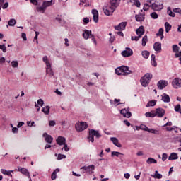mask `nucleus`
I'll use <instances>...</instances> for the list:
<instances>
[{
	"label": "nucleus",
	"mask_w": 181,
	"mask_h": 181,
	"mask_svg": "<svg viewBox=\"0 0 181 181\" xmlns=\"http://www.w3.org/2000/svg\"><path fill=\"white\" fill-rule=\"evenodd\" d=\"M115 73L117 76H128L129 74H131L132 71L129 70L128 66H122L117 68L115 69Z\"/></svg>",
	"instance_id": "1"
},
{
	"label": "nucleus",
	"mask_w": 181,
	"mask_h": 181,
	"mask_svg": "<svg viewBox=\"0 0 181 181\" xmlns=\"http://www.w3.org/2000/svg\"><path fill=\"white\" fill-rule=\"evenodd\" d=\"M152 74L147 73L141 79L140 82L143 87H148L149 86V83L152 80Z\"/></svg>",
	"instance_id": "2"
},
{
	"label": "nucleus",
	"mask_w": 181,
	"mask_h": 181,
	"mask_svg": "<svg viewBox=\"0 0 181 181\" xmlns=\"http://www.w3.org/2000/svg\"><path fill=\"white\" fill-rule=\"evenodd\" d=\"M94 136H95L97 139H99V138H101V134H100V132L97 130L90 129L88 136L89 142H94Z\"/></svg>",
	"instance_id": "3"
},
{
	"label": "nucleus",
	"mask_w": 181,
	"mask_h": 181,
	"mask_svg": "<svg viewBox=\"0 0 181 181\" xmlns=\"http://www.w3.org/2000/svg\"><path fill=\"white\" fill-rule=\"evenodd\" d=\"M88 127V125L84 122H78L75 124V128L77 132H83V131H84V129H87Z\"/></svg>",
	"instance_id": "4"
},
{
	"label": "nucleus",
	"mask_w": 181,
	"mask_h": 181,
	"mask_svg": "<svg viewBox=\"0 0 181 181\" xmlns=\"http://www.w3.org/2000/svg\"><path fill=\"white\" fill-rule=\"evenodd\" d=\"M115 9L117 8L112 6H110V7H103V12L107 16H111V15L115 12Z\"/></svg>",
	"instance_id": "5"
},
{
	"label": "nucleus",
	"mask_w": 181,
	"mask_h": 181,
	"mask_svg": "<svg viewBox=\"0 0 181 181\" xmlns=\"http://www.w3.org/2000/svg\"><path fill=\"white\" fill-rule=\"evenodd\" d=\"M14 171L15 172H16V171L21 172V173H22L25 176H27L28 177L30 178L29 171L28 170V169H26L25 168H22L21 166H18V167H17V169L14 170Z\"/></svg>",
	"instance_id": "6"
},
{
	"label": "nucleus",
	"mask_w": 181,
	"mask_h": 181,
	"mask_svg": "<svg viewBox=\"0 0 181 181\" xmlns=\"http://www.w3.org/2000/svg\"><path fill=\"white\" fill-rule=\"evenodd\" d=\"M135 18L136 22H144L145 21V12L143 10H141V12L139 14L135 15Z\"/></svg>",
	"instance_id": "7"
},
{
	"label": "nucleus",
	"mask_w": 181,
	"mask_h": 181,
	"mask_svg": "<svg viewBox=\"0 0 181 181\" xmlns=\"http://www.w3.org/2000/svg\"><path fill=\"white\" fill-rule=\"evenodd\" d=\"M132 54H134V52L132 49H131V48L128 47H127L126 49L122 52V56H123V57H130V56H132Z\"/></svg>",
	"instance_id": "8"
},
{
	"label": "nucleus",
	"mask_w": 181,
	"mask_h": 181,
	"mask_svg": "<svg viewBox=\"0 0 181 181\" xmlns=\"http://www.w3.org/2000/svg\"><path fill=\"white\" fill-rule=\"evenodd\" d=\"M172 86L174 88H180L181 87V79L179 78H175L172 81Z\"/></svg>",
	"instance_id": "9"
},
{
	"label": "nucleus",
	"mask_w": 181,
	"mask_h": 181,
	"mask_svg": "<svg viewBox=\"0 0 181 181\" xmlns=\"http://www.w3.org/2000/svg\"><path fill=\"white\" fill-rule=\"evenodd\" d=\"M157 87H158L159 90H163L165 87H168V81L166 80H160L157 83Z\"/></svg>",
	"instance_id": "10"
},
{
	"label": "nucleus",
	"mask_w": 181,
	"mask_h": 181,
	"mask_svg": "<svg viewBox=\"0 0 181 181\" xmlns=\"http://www.w3.org/2000/svg\"><path fill=\"white\" fill-rule=\"evenodd\" d=\"M120 114H122V115H123V117H125L126 118H131V117L132 115L131 112H129V107L127 109H122L120 111Z\"/></svg>",
	"instance_id": "11"
},
{
	"label": "nucleus",
	"mask_w": 181,
	"mask_h": 181,
	"mask_svg": "<svg viewBox=\"0 0 181 181\" xmlns=\"http://www.w3.org/2000/svg\"><path fill=\"white\" fill-rule=\"evenodd\" d=\"M156 115L158 118H162V117H163V115H165L164 109L162 107H158V108L156 109Z\"/></svg>",
	"instance_id": "12"
},
{
	"label": "nucleus",
	"mask_w": 181,
	"mask_h": 181,
	"mask_svg": "<svg viewBox=\"0 0 181 181\" xmlns=\"http://www.w3.org/2000/svg\"><path fill=\"white\" fill-rule=\"evenodd\" d=\"M153 49L155 52H157V53H160V52H162V43L159 42H155L153 45Z\"/></svg>",
	"instance_id": "13"
},
{
	"label": "nucleus",
	"mask_w": 181,
	"mask_h": 181,
	"mask_svg": "<svg viewBox=\"0 0 181 181\" xmlns=\"http://www.w3.org/2000/svg\"><path fill=\"white\" fill-rule=\"evenodd\" d=\"M127 28V22H122L118 25L115 26V30H125Z\"/></svg>",
	"instance_id": "14"
},
{
	"label": "nucleus",
	"mask_w": 181,
	"mask_h": 181,
	"mask_svg": "<svg viewBox=\"0 0 181 181\" xmlns=\"http://www.w3.org/2000/svg\"><path fill=\"white\" fill-rule=\"evenodd\" d=\"M151 6L153 11H160L161 9H163V4H158L156 3H153L151 4Z\"/></svg>",
	"instance_id": "15"
},
{
	"label": "nucleus",
	"mask_w": 181,
	"mask_h": 181,
	"mask_svg": "<svg viewBox=\"0 0 181 181\" xmlns=\"http://www.w3.org/2000/svg\"><path fill=\"white\" fill-rule=\"evenodd\" d=\"M42 136L45 138V141L47 144H52V142H53V137L47 133H44Z\"/></svg>",
	"instance_id": "16"
},
{
	"label": "nucleus",
	"mask_w": 181,
	"mask_h": 181,
	"mask_svg": "<svg viewBox=\"0 0 181 181\" xmlns=\"http://www.w3.org/2000/svg\"><path fill=\"white\" fill-rule=\"evenodd\" d=\"M91 36H93V33H91V30H84V32L83 33V39L87 40V39H90V37H91Z\"/></svg>",
	"instance_id": "17"
},
{
	"label": "nucleus",
	"mask_w": 181,
	"mask_h": 181,
	"mask_svg": "<svg viewBox=\"0 0 181 181\" xmlns=\"http://www.w3.org/2000/svg\"><path fill=\"white\" fill-rule=\"evenodd\" d=\"M56 142H57V145H59V146L64 145V144H66V138H64L62 136H59L56 139Z\"/></svg>",
	"instance_id": "18"
},
{
	"label": "nucleus",
	"mask_w": 181,
	"mask_h": 181,
	"mask_svg": "<svg viewBox=\"0 0 181 181\" xmlns=\"http://www.w3.org/2000/svg\"><path fill=\"white\" fill-rule=\"evenodd\" d=\"M136 35H138V36H140V37H142V35H144V33H145V28H144V26H140L136 30Z\"/></svg>",
	"instance_id": "19"
},
{
	"label": "nucleus",
	"mask_w": 181,
	"mask_h": 181,
	"mask_svg": "<svg viewBox=\"0 0 181 181\" xmlns=\"http://www.w3.org/2000/svg\"><path fill=\"white\" fill-rule=\"evenodd\" d=\"M92 15H93V21L95 23L98 22V11L97 9L92 10Z\"/></svg>",
	"instance_id": "20"
},
{
	"label": "nucleus",
	"mask_w": 181,
	"mask_h": 181,
	"mask_svg": "<svg viewBox=\"0 0 181 181\" xmlns=\"http://www.w3.org/2000/svg\"><path fill=\"white\" fill-rule=\"evenodd\" d=\"M46 73L49 76H53V69H52V64H47V66H46Z\"/></svg>",
	"instance_id": "21"
},
{
	"label": "nucleus",
	"mask_w": 181,
	"mask_h": 181,
	"mask_svg": "<svg viewBox=\"0 0 181 181\" xmlns=\"http://www.w3.org/2000/svg\"><path fill=\"white\" fill-rule=\"evenodd\" d=\"M110 141H112V143L114 144V145H115V146H117V148H122V145H121V144H119L118 139H117L115 137H111Z\"/></svg>",
	"instance_id": "22"
},
{
	"label": "nucleus",
	"mask_w": 181,
	"mask_h": 181,
	"mask_svg": "<svg viewBox=\"0 0 181 181\" xmlns=\"http://www.w3.org/2000/svg\"><path fill=\"white\" fill-rule=\"evenodd\" d=\"M81 169L82 170H85V172H90V170H94V169H95V167L94 166V165H90L88 166H84L81 168Z\"/></svg>",
	"instance_id": "23"
},
{
	"label": "nucleus",
	"mask_w": 181,
	"mask_h": 181,
	"mask_svg": "<svg viewBox=\"0 0 181 181\" xmlns=\"http://www.w3.org/2000/svg\"><path fill=\"white\" fill-rule=\"evenodd\" d=\"M162 101L163 103H170V97H169V95L166 93H163L162 95Z\"/></svg>",
	"instance_id": "24"
},
{
	"label": "nucleus",
	"mask_w": 181,
	"mask_h": 181,
	"mask_svg": "<svg viewBox=\"0 0 181 181\" xmlns=\"http://www.w3.org/2000/svg\"><path fill=\"white\" fill-rule=\"evenodd\" d=\"M54 2L53 1V0L51 1H43L42 5L45 7V9L47 8H49V6H52V5H54Z\"/></svg>",
	"instance_id": "25"
},
{
	"label": "nucleus",
	"mask_w": 181,
	"mask_h": 181,
	"mask_svg": "<svg viewBox=\"0 0 181 181\" xmlns=\"http://www.w3.org/2000/svg\"><path fill=\"white\" fill-rule=\"evenodd\" d=\"M120 1L121 0H110L111 6H113V8H118Z\"/></svg>",
	"instance_id": "26"
},
{
	"label": "nucleus",
	"mask_w": 181,
	"mask_h": 181,
	"mask_svg": "<svg viewBox=\"0 0 181 181\" xmlns=\"http://www.w3.org/2000/svg\"><path fill=\"white\" fill-rule=\"evenodd\" d=\"M42 111L45 114V115H49L50 113V107L45 106V107H42Z\"/></svg>",
	"instance_id": "27"
},
{
	"label": "nucleus",
	"mask_w": 181,
	"mask_h": 181,
	"mask_svg": "<svg viewBox=\"0 0 181 181\" xmlns=\"http://www.w3.org/2000/svg\"><path fill=\"white\" fill-rule=\"evenodd\" d=\"M152 177H154L155 179H162L163 175L162 174H159V172L158 170L155 171V175H151Z\"/></svg>",
	"instance_id": "28"
},
{
	"label": "nucleus",
	"mask_w": 181,
	"mask_h": 181,
	"mask_svg": "<svg viewBox=\"0 0 181 181\" xmlns=\"http://www.w3.org/2000/svg\"><path fill=\"white\" fill-rule=\"evenodd\" d=\"M178 158V157H177V153H172L170 155V156H169V158H168V160H176V159H177Z\"/></svg>",
	"instance_id": "29"
},
{
	"label": "nucleus",
	"mask_w": 181,
	"mask_h": 181,
	"mask_svg": "<svg viewBox=\"0 0 181 181\" xmlns=\"http://www.w3.org/2000/svg\"><path fill=\"white\" fill-rule=\"evenodd\" d=\"M167 13L169 15V16H171V18H175V16H176L175 13L172 12V8H170V7H168Z\"/></svg>",
	"instance_id": "30"
},
{
	"label": "nucleus",
	"mask_w": 181,
	"mask_h": 181,
	"mask_svg": "<svg viewBox=\"0 0 181 181\" xmlns=\"http://www.w3.org/2000/svg\"><path fill=\"white\" fill-rule=\"evenodd\" d=\"M165 28L166 33H169V31L170 30V29H172V25L169 23L165 22Z\"/></svg>",
	"instance_id": "31"
},
{
	"label": "nucleus",
	"mask_w": 181,
	"mask_h": 181,
	"mask_svg": "<svg viewBox=\"0 0 181 181\" xmlns=\"http://www.w3.org/2000/svg\"><path fill=\"white\" fill-rule=\"evenodd\" d=\"M37 11L40 12L41 13H45L46 12L45 7L42 5V6L37 7Z\"/></svg>",
	"instance_id": "32"
},
{
	"label": "nucleus",
	"mask_w": 181,
	"mask_h": 181,
	"mask_svg": "<svg viewBox=\"0 0 181 181\" xmlns=\"http://www.w3.org/2000/svg\"><path fill=\"white\" fill-rule=\"evenodd\" d=\"M155 105H156V100H150L147 103L146 107H155Z\"/></svg>",
	"instance_id": "33"
},
{
	"label": "nucleus",
	"mask_w": 181,
	"mask_h": 181,
	"mask_svg": "<svg viewBox=\"0 0 181 181\" xmlns=\"http://www.w3.org/2000/svg\"><path fill=\"white\" fill-rule=\"evenodd\" d=\"M119 155H124L122 153H119L118 151H112L111 153V156H117V158H120V159L122 158L121 156H119Z\"/></svg>",
	"instance_id": "34"
},
{
	"label": "nucleus",
	"mask_w": 181,
	"mask_h": 181,
	"mask_svg": "<svg viewBox=\"0 0 181 181\" xmlns=\"http://www.w3.org/2000/svg\"><path fill=\"white\" fill-rule=\"evenodd\" d=\"M151 1H149V4L146 3L143 8L144 11H145L146 12L149 11V8H151Z\"/></svg>",
	"instance_id": "35"
},
{
	"label": "nucleus",
	"mask_w": 181,
	"mask_h": 181,
	"mask_svg": "<svg viewBox=\"0 0 181 181\" xmlns=\"http://www.w3.org/2000/svg\"><path fill=\"white\" fill-rule=\"evenodd\" d=\"M147 163L148 165H151V163H158V161L154 159V158H148V160H146Z\"/></svg>",
	"instance_id": "36"
},
{
	"label": "nucleus",
	"mask_w": 181,
	"mask_h": 181,
	"mask_svg": "<svg viewBox=\"0 0 181 181\" xmlns=\"http://www.w3.org/2000/svg\"><path fill=\"white\" fill-rule=\"evenodd\" d=\"M8 26H15V25H16V20L13 18L10 19L8 22Z\"/></svg>",
	"instance_id": "37"
},
{
	"label": "nucleus",
	"mask_w": 181,
	"mask_h": 181,
	"mask_svg": "<svg viewBox=\"0 0 181 181\" xmlns=\"http://www.w3.org/2000/svg\"><path fill=\"white\" fill-rule=\"evenodd\" d=\"M146 43H148V35H145V36L142 38L141 45H142V46L145 47V46H146Z\"/></svg>",
	"instance_id": "38"
},
{
	"label": "nucleus",
	"mask_w": 181,
	"mask_h": 181,
	"mask_svg": "<svg viewBox=\"0 0 181 181\" xmlns=\"http://www.w3.org/2000/svg\"><path fill=\"white\" fill-rule=\"evenodd\" d=\"M180 47L179 46H177V45H173V52H174V53H178L179 50H180Z\"/></svg>",
	"instance_id": "39"
},
{
	"label": "nucleus",
	"mask_w": 181,
	"mask_h": 181,
	"mask_svg": "<svg viewBox=\"0 0 181 181\" xmlns=\"http://www.w3.org/2000/svg\"><path fill=\"white\" fill-rule=\"evenodd\" d=\"M141 54L144 59H148L149 57L150 53L148 51H143Z\"/></svg>",
	"instance_id": "40"
},
{
	"label": "nucleus",
	"mask_w": 181,
	"mask_h": 181,
	"mask_svg": "<svg viewBox=\"0 0 181 181\" xmlns=\"http://www.w3.org/2000/svg\"><path fill=\"white\" fill-rule=\"evenodd\" d=\"M136 129H142L143 131H147L148 132V129H149V128H148V127H146L144 124H141L140 127H137Z\"/></svg>",
	"instance_id": "41"
},
{
	"label": "nucleus",
	"mask_w": 181,
	"mask_h": 181,
	"mask_svg": "<svg viewBox=\"0 0 181 181\" xmlns=\"http://www.w3.org/2000/svg\"><path fill=\"white\" fill-rule=\"evenodd\" d=\"M11 64L12 67L16 68V67H18L19 62H18V61H12Z\"/></svg>",
	"instance_id": "42"
},
{
	"label": "nucleus",
	"mask_w": 181,
	"mask_h": 181,
	"mask_svg": "<svg viewBox=\"0 0 181 181\" xmlns=\"http://www.w3.org/2000/svg\"><path fill=\"white\" fill-rule=\"evenodd\" d=\"M42 60H43L44 63H45L46 66H47V64H50V62H49V59L47 58V56H45L42 58Z\"/></svg>",
	"instance_id": "43"
},
{
	"label": "nucleus",
	"mask_w": 181,
	"mask_h": 181,
	"mask_svg": "<svg viewBox=\"0 0 181 181\" xmlns=\"http://www.w3.org/2000/svg\"><path fill=\"white\" fill-rule=\"evenodd\" d=\"M57 160H62V159H66V155L64 154H58Z\"/></svg>",
	"instance_id": "44"
},
{
	"label": "nucleus",
	"mask_w": 181,
	"mask_h": 181,
	"mask_svg": "<svg viewBox=\"0 0 181 181\" xmlns=\"http://www.w3.org/2000/svg\"><path fill=\"white\" fill-rule=\"evenodd\" d=\"M180 105H177L175 107V111H176V112H180V114H181V107H180Z\"/></svg>",
	"instance_id": "45"
},
{
	"label": "nucleus",
	"mask_w": 181,
	"mask_h": 181,
	"mask_svg": "<svg viewBox=\"0 0 181 181\" xmlns=\"http://www.w3.org/2000/svg\"><path fill=\"white\" fill-rule=\"evenodd\" d=\"M151 16L153 19H158V18H159V16L158 15V13H156V12H153L151 14Z\"/></svg>",
	"instance_id": "46"
},
{
	"label": "nucleus",
	"mask_w": 181,
	"mask_h": 181,
	"mask_svg": "<svg viewBox=\"0 0 181 181\" xmlns=\"http://www.w3.org/2000/svg\"><path fill=\"white\" fill-rule=\"evenodd\" d=\"M147 132H151V134H159V131L155 130L153 129H148Z\"/></svg>",
	"instance_id": "47"
},
{
	"label": "nucleus",
	"mask_w": 181,
	"mask_h": 181,
	"mask_svg": "<svg viewBox=\"0 0 181 181\" xmlns=\"http://www.w3.org/2000/svg\"><path fill=\"white\" fill-rule=\"evenodd\" d=\"M141 36L138 35V36H132L131 39L132 40H135V42H138L139 40V39H141Z\"/></svg>",
	"instance_id": "48"
},
{
	"label": "nucleus",
	"mask_w": 181,
	"mask_h": 181,
	"mask_svg": "<svg viewBox=\"0 0 181 181\" xmlns=\"http://www.w3.org/2000/svg\"><path fill=\"white\" fill-rule=\"evenodd\" d=\"M133 4H134L137 8L141 7V2H139V0H136Z\"/></svg>",
	"instance_id": "49"
},
{
	"label": "nucleus",
	"mask_w": 181,
	"mask_h": 181,
	"mask_svg": "<svg viewBox=\"0 0 181 181\" xmlns=\"http://www.w3.org/2000/svg\"><path fill=\"white\" fill-rule=\"evenodd\" d=\"M43 104H45V102L42 99H39L37 100V105H40V107H43Z\"/></svg>",
	"instance_id": "50"
},
{
	"label": "nucleus",
	"mask_w": 181,
	"mask_h": 181,
	"mask_svg": "<svg viewBox=\"0 0 181 181\" xmlns=\"http://www.w3.org/2000/svg\"><path fill=\"white\" fill-rule=\"evenodd\" d=\"M0 49L4 52V53H6V47H5V45H0Z\"/></svg>",
	"instance_id": "51"
},
{
	"label": "nucleus",
	"mask_w": 181,
	"mask_h": 181,
	"mask_svg": "<svg viewBox=\"0 0 181 181\" xmlns=\"http://www.w3.org/2000/svg\"><path fill=\"white\" fill-rule=\"evenodd\" d=\"M163 28H160L158 30V33L156 34V36H160L162 35H163Z\"/></svg>",
	"instance_id": "52"
},
{
	"label": "nucleus",
	"mask_w": 181,
	"mask_h": 181,
	"mask_svg": "<svg viewBox=\"0 0 181 181\" xmlns=\"http://www.w3.org/2000/svg\"><path fill=\"white\" fill-rule=\"evenodd\" d=\"M151 63L153 67H156L158 66V64L156 63V59H151Z\"/></svg>",
	"instance_id": "53"
},
{
	"label": "nucleus",
	"mask_w": 181,
	"mask_h": 181,
	"mask_svg": "<svg viewBox=\"0 0 181 181\" xmlns=\"http://www.w3.org/2000/svg\"><path fill=\"white\" fill-rule=\"evenodd\" d=\"M54 125H56V122H54V120H50L49 122V127H54Z\"/></svg>",
	"instance_id": "54"
},
{
	"label": "nucleus",
	"mask_w": 181,
	"mask_h": 181,
	"mask_svg": "<svg viewBox=\"0 0 181 181\" xmlns=\"http://www.w3.org/2000/svg\"><path fill=\"white\" fill-rule=\"evenodd\" d=\"M150 118H155V117H156V112L151 111L150 112Z\"/></svg>",
	"instance_id": "55"
},
{
	"label": "nucleus",
	"mask_w": 181,
	"mask_h": 181,
	"mask_svg": "<svg viewBox=\"0 0 181 181\" xmlns=\"http://www.w3.org/2000/svg\"><path fill=\"white\" fill-rule=\"evenodd\" d=\"M173 12L175 13H180V15H181V9L180 8H174Z\"/></svg>",
	"instance_id": "56"
},
{
	"label": "nucleus",
	"mask_w": 181,
	"mask_h": 181,
	"mask_svg": "<svg viewBox=\"0 0 181 181\" xmlns=\"http://www.w3.org/2000/svg\"><path fill=\"white\" fill-rule=\"evenodd\" d=\"M168 159V154L166 153H163V157H162V160L165 162Z\"/></svg>",
	"instance_id": "57"
},
{
	"label": "nucleus",
	"mask_w": 181,
	"mask_h": 181,
	"mask_svg": "<svg viewBox=\"0 0 181 181\" xmlns=\"http://www.w3.org/2000/svg\"><path fill=\"white\" fill-rule=\"evenodd\" d=\"M30 4H33V5H35V6H37V4H39L37 0H30Z\"/></svg>",
	"instance_id": "58"
},
{
	"label": "nucleus",
	"mask_w": 181,
	"mask_h": 181,
	"mask_svg": "<svg viewBox=\"0 0 181 181\" xmlns=\"http://www.w3.org/2000/svg\"><path fill=\"white\" fill-rule=\"evenodd\" d=\"M83 21L85 25H87V23H88V22H90V18H88V17H86L83 18Z\"/></svg>",
	"instance_id": "59"
},
{
	"label": "nucleus",
	"mask_w": 181,
	"mask_h": 181,
	"mask_svg": "<svg viewBox=\"0 0 181 181\" xmlns=\"http://www.w3.org/2000/svg\"><path fill=\"white\" fill-rule=\"evenodd\" d=\"M56 177H57V175L56 174H54V173H52V174L51 175L52 180H56Z\"/></svg>",
	"instance_id": "60"
},
{
	"label": "nucleus",
	"mask_w": 181,
	"mask_h": 181,
	"mask_svg": "<svg viewBox=\"0 0 181 181\" xmlns=\"http://www.w3.org/2000/svg\"><path fill=\"white\" fill-rule=\"evenodd\" d=\"M64 145V149L66 151V152H68L69 151V146H67V144H66V143Z\"/></svg>",
	"instance_id": "61"
},
{
	"label": "nucleus",
	"mask_w": 181,
	"mask_h": 181,
	"mask_svg": "<svg viewBox=\"0 0 181 181\" xmlns=\"http://www.w3.org/2000/svg\"><path fill=\"white\" fill-rule=\"evenodd\" d=\"M9 6V4L8 2H6L4 6H2L3 9H6Z\"/></svg>",
	"instance_id": "62"
},
{
	"label": "nucleus",
	"mask_w": 181,
	"mask_h": 181,
	"mask_svg": "<svg viewBox=\"0 0 181 181\" xmlns=\"http://www.w3.org/2000/svg\"><path fill=\"white\" fill-rule=\"evenodd\" d=\"M18 128L13 127L12 132H13V134H18Z\"/></svg>",
	"instance_id": "63"
},
{
	"label": "nucleus",
	"mask_w": 181,
	"mask_h": 181,
	"mask_svg": "<svg viewBox=\"0 0 181 181\" xmlns=\"http://www.w3.org/2000/svg\"><path fill=\"white\" fill-rule=\"evenodd\" d=\"M21 37L23 39V40H27L26 34L25 33H23L22 35H21Z\"/></svg>",
	"instance_id": "64"
}]
</instances>
